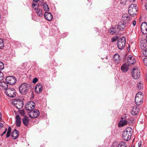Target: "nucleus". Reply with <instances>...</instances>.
I'll list each match as a JSON object with an SVG mask.
<instances>
[{"instance_id":"f257e3e1","label":"nucleus","mask_w":147,"mask_h":147,"mask_svg":"<svg viewBox=\"0 0 147 147\" xmlns=\"http://www.w3.org/2000/svg\"><path fill=\"white\" fill-rule=\"evenodd\" d=\"M132 133V129L128 127L126 128L123 134V138L124 140L128 141L131 138Z\"/></svg>"},{"instance_id":"f03ea898","label":"nucleus","mask_w":147,"mask_h":147,"mask_svg":"<svg viewBox=\"0 0 147 147\" xmlns=\"http://www.w3.org/2000/svg\"><path fill=\"white\" fill-rule=\"evenodd\" d=\"M137 6L135 4H132L129 6L128 13L131 16H133L136 14L137 12Z\"/></svg>"},{"instance_id":"7ed1b4c3","label":"nucleus","mask_w":147,"mask_h":147,"mask_svg":"<svg viewBox=\"0 0 147 147\" xmlns=\"http://www.w3.org/2000/svg\"><path fill=\"white\" fill-rule=\"evenodd\" d=\"M143 94L141 92H138L136 95L135 101L137 105H140L143 102Z\"/></svg>"},{"instance_id":"20e7f679","label":"nucleus","mask_w":147,"mask_h":147,"mask_svg":"<svg viewBox=\"0 0 147 147\" xmlns=\"http://www.w3.org/2000/svg\"><path fill=\"white\" fill-rule=\"evenodd\" d=\"M28 85L26 83L22 84L19 87V90L20 92L22 94H26L29 89Z\"/></svg>"},{"instance_id":"39448f33","label":"nucleus","mask_w":147,"mask_h":147,"mask_svg":"<svg viewBox=\"0 0 147 147\" xmlns=\"http://www.w3.org/2000/svg\"><path fill=\"white\" fill-rule=\"evenodd\" d=\"M132 121V119L127 118L125 117H122L121 120L118 123V126L119 127L127 125L128 123L129 124L131 123V121Z\"/></svg>"},{"instance_id":"423d86ee","label":"nucleus","mask_w":147,"mask_h":147,"mask_svg":"<svg viewBox=\"0 0 147 147\" xmlns=\"http://www.w3.org/2000/svg\"><path fill=\"white\" fill-rule=\"evenodd\" d=\"M13 104L17 109H21L23 106V101L20 99H13L12 100Z\"/></svg>"},{"instance_id":"0eeeda50","label":"nucleus","mask_w":147,"mask_h":147,"mask_svg":"<svg viewBox=\"0 0 147 147\" xmlns=\"http://www.w3.org/2000/svg\"><path fill=\"white\" fill-rule=\"evenodd\" d=\"M5 93L7 96L11 98L14 97L16 95V90L13 88H7L5 90Z\"/></svg>"},{"instance_id":"6e6552de","label":"nucleus","mask_w":147,"mask_h":147,"mask_svg":"<svg viewBox=\"0 0 147 147\" xmlns=\"http://www.w3.org/2000/svg\"><path fill=\"white\" fill-rule=\"evenodd\" d=\"M126 43L125 38L123 37L119 38L117 42V47L120 50L123 49L125 47Z\"/></svg>"},{"instance_id":"1a4fd4ad","label":"nucleus","mask_w":147,"mask_h":147,"mask_svg":"<svg viewBox=\"0 0 147 147\" xmlns=\"http://www.w3.org/2000/svg\"><path fill=\"white\" fill-rule=\"evenodd\" d=\"M131 74L134 79H137L140 77V71L138 68H134L131 71Z\"/></svg>"},{"instance_id":"9d476101","label":"nucleus","mask_w":147,"mask_h":147,"mask_svg":"<svg viewBox=\"0 0 147 147\" xmlns=\"http://www.w3.org/2000/svg\"><path fill=\"white\" fill-rule=\"evenodd\" d=\"M5 80L7 84L11 85L14 84L16 81L15 77L12 76L7 77L5 79Z\"/></svg>"},{"instance_id":"9b49d317","label":"nucleus","mask_w":147,"mask_h":147,"mask_svg":"<svg viewBox=\"0 0 147 147\" xmlns=\"http://www.w3.org/2000/svg\"><path fill=\"white\" fill-rule=\"evenodd\" d=\"M35 106V103L32 101H31L26 103L25 108L27 110L30 111L34 108Z\"/></svg>"},{"instance_id":"f8f14e48","label":"nucleus","mask_w":147,"mask_h":147,"mask_svg":"<svg viewBox=\"0 0 147 147\" xmlns=\"http://www.w3.org/2000/svg\"><path fill=\"white\" fill-rule=\"evenodd\" d=\"M39 111L37 109H35L32 111L28 113L29 116L32 118H37L39 115Z\"/></svg>"},{"instance_id":"ddd939ff","label":"nucleus","mask_w":147,"mask_h":147,"mask_svg":"<svg viewBox=\"0 0 147 147\" xmlns=\"http://www.w3.org/2000/svg\"><path fill=\"white\" fill-rule=\"evenodd\" d=\"M140 48L142 50L143 54L147 57V46L146 43L141 42L140 45Z\"/></svg>"},{"instance_id":"4468645a","label":"nucleus","mask_w":147,"mask_h":147,"mask_svg":"<svg viewBox=\"0 0 147 147\" xmlns=\"http://www.w3.org/2000/svg\"><path fill=\"white\" fill-rule=\"evenodd\" d=\"M136 59L134 57L129 55L127 58V63L129 65H134L136 63Z\"/></svg>"},{"instance_id":"2eb2a0df","label":"nucleus","mask_w":147,"mask_h":147,"mask_svg":"<svg viewBox=\"0 0 147 147\" xmlns=\"http://www.w3.org/2000/svg\"><path fill=\"white\" fill-rule=\"evenodd\" d=\"M141 29L143 34H147V23L146 22H144L141 24Z\"/></svg>"},{"instance_id":"dca6fc26","label":"nucleus","mask_w":147,"mask_h":147,"mask_svg":"<svg viewBox=\"0 0 147 147\" xmlns=\"http://www.w3.org/2000/svg\"><path fill=\"white\" fill-rule=\"evenodd\" d=\"M127 26L126 24H124V23H120L118 25L116 26L117 30L118 31H124L125 28Z\"/></svg>"},{"instance_id":"f3484780","label":"nucleus","mask_w":147,"mask_h":147,"mask_svg":"<svg viewBox=\"0 0 147 147\" xmlns=\"http://www.w3.org/2000/svg\"><path fill=\"white\" fill-rule=\"evenodd\" d=\"M43 87L40 83H38L35 86V92L37 93H40L42 90Z\"/></svg>"},{"instance_id":"a211bd4d","label":"nucleus","mask_w":147,"mask_h":147,"mask_svg":"<svg viewBox=\"0 0 147 147\" xmlns=\"http://www.w3.org/2000/svg\"><path fill=\"white\" fill-rule=\"evenodd\" d=\"M130 17L128 16L127 14H124L122 16V20L124 24H126L127 26L130 24L128 22L130 20Z\"/></svg>"},{"instance_id":"6ab92c4d","label":"nucleus","mask_w":147,"mask_h":147,"mask_svg":"<svg viewBox=\"0 0 147 147\" xmlns=\"http://www.w3.org/2000/svg\"><path fill=\"white\" fill-rule=\"evenodd\" d=\"M109 31L111 34H116L119 32L118 31H117L116 26L111 28L109 30Z\"/></svg>"},{"instance_id":"aec40b11","label":"nucleus","mask_w":147,"mask_h":147,"mask_svg":"<svg viewBox=\"0 0 147 147\" xmlns=\"http://www.w3.org/2000/svg\"><path fill=\"white\" fill-rule=\"evenodd\" d=\"M140 111V109L138 106H134L133 108L131 111V114L133 115H136Z\"/></svg>"},{"instance_id":"412c9836","label":"nucleus","mask_w":147,"mask_h":147,"mask_svg":"<svg viewBox=\"0 0 147 147\" xmlns=\"http://www.w3.org/2000/svg\"><path fill=\"white\" fill-rule=\"evenodd\" d=\"M8 87L7 83L2 81H0V88L5 90Z\"/></svg>"},{"instance_id":"4be33fe9","label":"nucleus","mask_w":147,"mask_h":147,"mask_svg":"<svg viewBox=\"0 0 147 147\" xmlns=\"http://www.w3.org/2000/svg\"><path fill=\"white\" fill-rule=\"evenodd\" d=\"M44 16L45 18L49 21H51L53 18L52 14L49 12H45L44 14Z\"/></svg>"},{"instance_id":"5701e85b","label":"nucleus","mask_w":147,"mask_h":147,"mask_svg":"<svg viewBox=\"0 0 147 147\" xmlns=\"http://www.w3.org/2000/svg\"><path fill=\"white\" fill-rule=\"evenodd\" d=\"M19 132L18 131L15 129L14 131H12L11 134V136L13 139L15 140L17 139L18 136Z\"/></svg>"},{"instance_id":"b1692460","label":"nucleus","mask_w":147,"mask_h":147,"mask_svg":"<svg viewBox=\"0 0 147 147\" xmlns=\"http://www.w3.org/2000/svg\"><path fill=\"white\" fill-rule=\"evenodd\" d=\"M129 66V65L126 62H125L121 67V69L122 71L124 72H126L128 69Z\"/></svg>"},{"instance_id":"393cba45","label":"nucleus","mask_w":147,"mask_h":147,"mask_svg":"<svg viewBox=\"0 0 147 147\" xmlns=\"http://www.w3.org/2000/svg\"><path fill=\"white\" fill-rule=\"evenodd\" d=\"M114 61L117 64L120 62V58L119 55L118 54H115L113 58Z\"/></svg>"},{"instance_id":"a878e982","label":"nucleus","mask_w":147,"mask_h":147,"mask_svg":"<svg viewBox=\"0 0 147 147\" xmlns=\"http://www.w3.org/2000/svg\"><path fill=\"white\" fill-rule=\"evenodd\" d=\"M16 125L17 127H19L20 126L21 123V118L20 116L17 115L16 117Z\"/></svg>"},{"instance_id":"bb28decb","label":"nucleus","mask_w":147,"mask_h":147,"mask_svg":"<svg viewBox=\"0 0 147 147\" xmlns=\"http://www.w3.org/2000/svg\"><path fill=\"white\" fill-rule=\"evenodd\" d=\"M22 120L23 123L25 126H27L28 125L29 120L28 117H25Z\"/></svg>"},{"instance_id":"cd10ccee","label":"nucleus","mask_w":147,"mask_h":147,"mask_svg":"<svg viewBox=\"0 0 147 147\" xmlns=\"http://www.w3.org/2000/svg\"><path fill=\"white\" fill-rule=\"evenodd\" d=\"M42 10L40 9H39L37 10L36 11V13L37 15L39 16L42 17L43 16V13L42 12Z\"/></svg>"},{"instance_id":"c85d7f7f","label":"nucleus","mask_w":147,"mask_h":147,"mask_svg":"<svg viewBox=\"0 0 147 147\" xmlns=\"http://www.w3.org/2000/svg\"><path fill=\"white\" fill-rule=\"evenodd\" d=\"M43 9L45 11H48L49 10V8L48 5L46 3H45L43 4Z\"/></svg>"},{"instance_id":"c756f323","label":"nucleus","mask_w":147,"mask_h":147,"mask_svg":"<svg viewBox=\"0 0 147 147\" xmlns=\"http://www.w3.org/2000/svg\"><path fill=\"white\" fill-rule=\"evenodd\" d=\"M137 88L139 90L142 89L143 88V83L141 82H139L137 84Z\"/></svg>"},{"instance_id":"7c9ffc66","label":"nucleus","mask_w":147,"mask_h":147,"mask_svg":"<svg viewBox=\"0 0 147 147\" xmlns=\"http://www.w3.org/2000/svg\"><path fill=\"white\" fill-rule=\"evenodd\" d=\"M11 131V128L10 127H8V129L6 134V137L8 138L10 136Z\"/></svg>"},{"instance_id":"2f4dec72","label":"nucleus","mask_w":147,"mask_h":147,"mask_svg":"<svg viewBox=\"0 0 147 147\" xmlns=\"http://www.w3.org/2000/svg\"><path fill=\"white\" fill-rule=\"evenodd\" d=\"M4 47V43L3 39L0 38V49H2Z\"/></svg>"},{"instance_id":"473e14b6","label":"nucleus","mask_w":147,"mask_h":147,"mask_svg":"<svg viewBox=\"0 0 147 147\" xmlns=\"http://www.w3.org/2000/svg\"><path fill=\"white\" fill-rule=\"evenodd\" d=\"M117 147H126V146L124 142H121L119 144Z\"/></svg>"},{"instance_id":"72a5a7b5","label":"nucleus","mask_w":147,"mask_h":147,"mask_svg":"<svg viewBox=\"0 0 147 147\" xmlns=\"http://www.w3.org/2000/svg\"><path fill=\"white\" fill-rule=\"evenodd\" d=\"M4 68V65L3 63L1 61H0V71L2 70Z\"/></svg>"},{"instance_id":"f704fd0d","label":"nucleus","mask_w":147,"mask_h":147,"mask_svg":"<svg viewBox=\"0 0 147 147\" xmlns=\"http://www.w3.org/2000/svg\"><path fill=\"white\" fill-rule=\"evenodd\" d=\"M4 77L3 74L2 72L0 71V81H2Z\"/></svg>"},{"instance_id":"c9c22d12","label":"nucleus","mask_w":147,"mask_h":147,"mask_svg":"<svg viewBox=\"0 0 147 147\" xmlns=\"http://www.w3.org/2000/svg\"><path fill=\"white\" fill-rule=\"evenodd\" d=\"M32 5L33 8L35 10H37V6L36 5V3H33L32 4Z\"/></svg>"},{"instance_id":"e433bc0d","label":"nucleus","mask_w":147,"mask_h":147,"mask_svg":"<svg viewBox=\"0 0 147 147\" xmlns=\"http://www.w3.org/2000/svg\"><path fill=\"white\" fill-rule=\"evenodd\" d=\"M118 38H119V37L118 36H116L114 37L112 39V42H115Z\"/></svg>"},{"instance_id":"4c0bfd02","label":"nucleus","mask_w":147,"mask_h":147,"mask_svg":"<svg viewBox=\"0 0 147 147\" xmlns=\"http://www.w3.org/2000/svg\"><path fill=\"white\" fill-rule=\"evenodd\" d=\"M19 113L22 116L24 115L25 114V111L23 110H19Z\"/></svg>"},{"instance_id":"58836bf2","label":"nucleus","mask_w":147,"mask_h":147,"mask_svg":"<svg viewBox=\"0 0 147 147\" xmlns=\"http://www.w3.org/2000/svg\"><path fill=\"white\" fill-rule=\"evenodd\" d=\"M143 62L144 64L147 66V57L143 59Z\"/></svg>"},{"instance_id":"ea45409f","label":"nucleus","mask_w":147,"mask_h":147,"mask_svg":"<svg viewBox=\"0 0 147 147\" xmlns=\"http://www.w3.org/2000/svg\"><path fill=\"white\" fill-rule=\"evenodd\" d=\"M38 81V79L37 78H35L33 79L32 82L35 84Z\"/></svg>"},{"instance_id":"a19ab883","label":"nucleus","mask_w":147,"mask_h":147,"mask_svg":"<svg viewBox=\"0 0 147 147\" xmlns=\"http://www.w3.org/2000/svg\"><path fill=\"white\" fill-rule=\"evenodd\" d=\"M126 0H120V3L122 4L125 3Z\"/></svg>"},{"instance_id":"79ce46f5","label":"nucleus","mask_w":147,"mask_h":147,"mask_svg":"<svg viewBox=\"0 0 147 147\" xmlns=\"http://www.w3.org/2000/svg\"><path fill=\"white\" fill-rule=\"evenodd\" d=\"M142 141L140 140L138 142V146L139 147H140L142 146Z\"/></svg>"},{"instance_id":"37998d69","label":"nucleus","mask_w":147,"mask_h":147,"mask_svg":"<svg viewBox=\"0 0 147 147\" xmlns=\"http://www.w3.org/2000/svg\"><path fill=\"white\" fill-rule=\"evenodd\" d=\"M136 21L134 20L133 21L132 23V24L133 26H134L136 25Z\"/></svg>"},{"instance_id":"c03bdc74","label":"nucleus","mask_w":147,"mask_h":147,"mask_svg":"<svg viewBox=\"0 0 147 147\" xmlns=\"http://www.w3.org/2000/svg\"><path fill=\"white\" fill-rule=\"evenodd\" d=\"M7 131V128H6L5 129V131L3 132V134H5Z\"/></svg>"},{"instance_id":"a18cd8bd","label":"nucleus","mask_w":147,"mask_h":147,"mask_svg":"<svg viewBox=\"0 0 147 147\" xmlns=\"http://www.w3.org/2000/svg\"><path fill=\"white\" fill-rule=\"evenodd\" d=\"M3 124L1 123H0V127H3Z\"/></svg>"},{"instance_id":"49530a36","label":"nucleus","mask_w":147,"mask_h":147,"mask_svg":"<svg viewBox=\"0 0 147 147\" xmlns=\"http://www.w3.org/2000/svg\"><path fill=\"white\" fill-rule=\"evenodd\" d=\"M39 0H33V1L36 3Z\"/></svg>"},{"instance_id":"de8ad7c7","label":"nucleus","mask_w":147,"mask_h":147,"mask_svg":"<svg viewBox=\"0 0 147 147\" xmlns=\"http://www.w3.org/2000/svg\"><path fill=\"white\" fill-rule=\"evenodd\" d=\"M129 1L131 2H134L135 0H129Z\"/></svg>"},{"instance_id":"09e8293b","label":"nucleus","mask_w":147,"mask_h":147,"mask_svg":"<svg viewBox=\"0 0 147 147\" xmlns=\"http://www.w3.org/2000/svg\"><path fill=\"white\" fill-rule=\"evenodd\" d=\"M146 80H147V76H146Z\"/></svg>"},{"instance_id":"8fccbe9b","label":"nucleus","mask_w":147,"mask_h":147,"mask_svg":"<svg viewBox=\"0 0 147 147\" xmlns=\"http://www.w3.org/2000/svg\"><path fill=\"white\" fill-rule=\"evenodd\" d=\"M4 134H3L1 135V136H2Z\"/></svg>"},{"instance_id":"3c124183","label":"nucleus","mask_w":147,"mask_h":147,"mask_svg":"<svg viewBox=\"0 0 147 147\" xmlns=\"http://www.w3.org/2000/svg\"><path fill=\"white\" fill-rule=\"evenodd\" d=\"M142 1H141V2L142 3Z\"/></svg>"}]
</instances>
